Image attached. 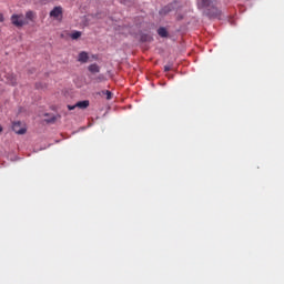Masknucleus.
I'll use <instances>...</instances> for the list:
<instances>
[{
    "instance_id": "15",
    "label": "nucleus",
    "mask_w": 284,
    "mask_h": 284,
    "mask_svg": "<svg viewBox=\"0 0 284 284\" xmlns=\"http://www.w3.org/2000/svg\"><path fill=\"white\" fill-rule=\"evenodd\" d=\"M164 71H165V72H170V71H171V67H170V65H165V67H164Z\"/></svg>"
},
{
    "instance_id": "3",
    "label": "nucleus",
    "mask_w": 284,
    "mask_h": 284,
    "mask_svg": "<svg viewBox=\"0 0 284 284\" xmlns=\"http://www.w3.org/2000/svg\"><path fill=\"white\" fill-rule=\"evenodd\" d=\"M12 130L16 134L23 135L26 134V128H21V122H13Z\"/></svg>"
},
{
    "instance_id": "16",
    "label": "nucleus",
    "mask_w": 284,
    "mask_h": 284,
    "mask_svg": "<svg viewBox=\"0 0 284 284\" xmlns=\"http://www.w3.org/2000/svg\"><path fill=\"white\" fill-rule=\"evenodd\" d=\"M4 18H3V13H0V23H3Z\"/></svg>"
},
{
    "instance_id": "13",
    "label": "nucleus",
    "mask_w": 284,
    "mask_h": 284,
    "mask_svg": "<svg viewBox=\"0 0 284 284\" xmlns=\"http://www.w3.org/2000/svg\"><path fill=\"white\" fill-rule=\"evenodd\" d=\"M105 94H106V100H111V98H112L111 91L106 90Z\"/></svg>"
},
{
    "instance_id": "10",
    "label": "nucleus",
    "mask_w": 284,
    "mask_h": 284,
    "mask_svg": "<svg viewBox=\"0 0 284 284\" xmlns=\"http://www.w3.org/2000/svg\"><path fill=\"white\" fill-rule=\"evenodd\" d=\"M158 34L161 37V38H168V31L165 28L161 27L158 29Z\"/></svg>"
},
{
    "instance_id": "6",
    "label": "nucleus",
    "mask_w": 284,
    "mask_h": 284,
    "mask_svg": "<svg viewBox=\"0 0 284 284\" xmlns=\"http://www.w3.org/2000/svg\"><path fill=\"white\" fill-rule=\"evenodd\" d=\"M89 61V55L85 51H82L79 53V57H78V62L80 63H87Z\"/></svg>"
},
{
    "instance_id": "14",
    "label": "nucleus",
    "mask_w": 284,
    "mask_h": 284,
    "mask_svg": "<svg viewBox=\"0 0 284 284\" xmlns=\"http://www.w3.org/2000/svg\"><path fill=\"white\" fill-rule=\"evenodd\" d=\"M77 108V104L74 105H68L69 111H73Z\"/></svg>"
},
{
    "instance_id": "18",
    "label": "nucleus",
    "mask_w": 284,
    "mask_h": 284,
    "mask_svg": "<svg viewBox=\"0 0 284 284\" xmlns=\"http://www.w3.org/2000/svg\"><path fill=\"white\" fill-rule=\"evenodd\" d=\"M3 132V128L0 125V133Z\"/></svg>"
},
{
    "instance_id": "1",
    "label": "nucleus",
    "mask_w": 284,
    "mask_h": 284,
    "mask_svg": "<svg viewBox=\"0 0 284 284\" xmlns=\"http://www.w3.org/2000/svg\"><path fill=\"white\" fill-rule=\"evenodd\" d=\"M217 0H201L197 2L199 10L205 9V16L211 19L220 18L222 12L219 8H216Z\"/></svg>"
},
{
    "instance_id": "9",
    "label": "nucleus",
    "mask_w": 284,
    "mask_h": 284,
    "mask_svg": "<svg viewBox=\"0 0 284 284\" xmlns=\"http://www.w3.org/2000/svg\"><path fill=\"white\" fill-rule=\"evenodd\" d=\"M82 36L81 31H73L71 34H70V38L71 40L73 41H77L78 39H80Z\"/></svg>"
},
{
    "instance_id": "17",
    "label": "nucleus",
    "mask_w": 284,
    "mask_h": 284,
    "mask_svg": "<svg viewBox=\"0 0 284 284\" xmlns=\"http://www.w3.org/2000/svg\"><path fill=\"white\" fill-rule=\"evenodd\" d=\"M57 121V118L53 116L51 120H49L50 123H54Z\"/></svg>"
},
{
    "instance_id": "8",
    "label": "nucleus",
    "mask_w": 284,
    "mask_h": 284,
    "mask_svg": "<svg viewBox=\"0 0 284 284\" xmlns=\"http://www.w3.org/2000/svg\"><path fill=\"white\" fill-rule=\"evenodd\" d=\"M88 71L92 74L100 73V67L97 63H92L88 67Z\"/></svg>"
},
{
    "instance_id": "11",
    "label": "nucleus",
    "mask_w": 284,
    "mask_h": 284,
    "mask_svg": "<svg viewBox=\"0 0 284 284\" xmlns=\"http://www.w3.org/2000/svg\"><path fill=\"white\" fill-rule=\"evenodd\" d=\"M104 80H105V78H104L103 74H100V75H98V77L94 79L95 83H101V82H103Z\"/></svg>"
},
{
    "instance_id": "2",
    "label": "nucleus",
    "mask_w": 284,
    "mask_h": 284,
    "mask_svg": "<svg viewBox=\"0 0 284 284\" xmlns=\"http://www.w3.org/2000/svg\"><path fill=\"white\" fill-rule=\"evenodd\" d=\"M11 24L18 29H21L29 24L28 20H26V16L23 13H14L11 16Z\"/></svg>"
},
{
    "instance_id": "12",
    "label": "nucleus",
    "mask_w": 284,
    "mask_h": 284,
    "mask_svg": "<svg viewBox=\"0 0 284 284\" xmlns=\"http://www.w3.org/2000/svg\"><path fill=\"white\" fill-rule=\"evenodd\" d=\"M10 84H11L12 87L17 85V77H14V75L11 77Z\"/></svg>"
},
{
    "instance_id": "5",
    "label": "nucleus",
    "mask_w": 284,
    "mask_h": 284,
    "mask_svg": "<svg viewBox=\"0 0 284 284\" xmlns=\"http://www.w3.org/2000/svg\"><path fill=\"white\" fill-rule=\"evenodd\" d=\"M24 20L28 22H34L37 20V12L29 10L26 12Z\"/></svg>"
},
{
    "instance_id": "7",
    "label": "nucleus",
    "mask_w": 284,
    "mask_h": 284,
    "mask_svg": "<svg viewBox=\"0 0 284 284\" xmlns=\"http://www.w3.org/2000/svg\"><path fill=\"white\" fill-rule=\"evenodd\" d=\"M89 105H90L89 100H83L75 103V106L80 110H85L89 108Z\"/></svg>"
},
{
    "instance_id": "4",
    "label": "nucleus",
    "mask_w": 284,
    "mask_h": 284,
    "mask_svg": "<svg viewBox=\"0 0 284 284\" xmlns=\"http://www.w3.org/2000/svg\"><path fill=\"white\" fill-rule=\"evenodd\" d=\"M62 7L59 6V7H54L53 10L50 12V17L53 18V19H59V18H62Z\"/></svg>"
}]
</instances>
